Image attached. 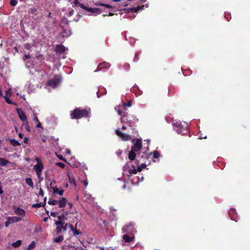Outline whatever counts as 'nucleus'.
I'll use <instances>...</instances> for the list:
<instances>
[{"mask_svg": "<svg viewBox=\"0 0 250 250\" xmlns=\"http://www.w3.org/2000/svg\"><path fill=\"white\" fill-rule=\"evenodd\" d=\"M123 105L124 107L127 106V107H130L131 106V103L130 102H128L127 103H124L123 104Z\"/></svg>", "mask_w": 250, "mask_h": 250, "instance_id": "e433bc0d", "label": "nucleus"}, {"mask_svg": "<svg viewBox=\"0 0 250 250\" xmlns=\"http://www.w3.org/2000/svg\"><path fill=\"white\" fill-rule=\"evenodd\" d=\"M44 167L42 164H36L33 167V169L35 171L37 176L39 179L40 181L43 180V177L42 176V171Z\"/></svg>", "mask_w": 250, "mask_h": 250, "instance_id": "20e7f679", "label": "nucleus"}, {"mask_svg": "<svg viewBox=\"0 0 250 250\" xmlns=\"http://www.w3.org/2000/svg\"><path fill=\"white\" fill-rule=\"evenodd\" d=\"M37 11V9L36 8H30V12L31 13H33V14H36V12Z\"/></svg>", "mask_w": 250, "mask_h": 250, "instance_id": "c9c22d12", "label": "nucleus"}, {"mask_svg": "<svg viewBox=\"0 0 250 250\" xmlns=\"http://www.w3.org/2000/svg\"><path fill=\"white\" fill-rule=\"evenodd\" d=\"M89 111L87 110L76 108L70 115L72 119H79L84 117H87Z\"/></svg>", "mask_w": 250, "mask_h": 250, "instance_id": "7ed1b4c3", "label": "nucleus"}, {"mask_svg": "<svg viewBox=\"0 0 250 250\" xmlns=\"http://www.w3.org/2000/svg\"><path fill=\"white\" fill-rule=\"evenodd\" d=\"M4 98L5 99V101L7 103L9 104H16L15 103H13L9 98L8 97H7V96H4Z\"/></svg>", "mask_w": 250, "mask_h": 250, "instance_id": "c756f323", "label": "nucleus"}, {"mask_svg": "<svg viewBox=\"0 0 250 250\" xmlns=\"http://www.w3.org/2000/svg\"><path fill=\"white\" fill-rule=\"evenodd\" d=\"M66 49H67L62 44L57 45L55 48L56 52L59 54L65 52Z\"/></svg>", "mask_w": 250, "mask_h": 250, "instance_id": "2eb2a0df", "label": "nucleus"}, {"mask_svg": "<svg viewBox=\"0 0 250 250\" xmlns=\"http://www.w3.org/2000/svg\"><path fill=\"white\" fill-rule=\"evenodd\" d=\"M160 157V153L158 151H155L153 152V158L157 159Z\"/></svg>", "mask_w": 250, "mask_h": 250, "instance_id": "2f4dec72", "label": "nucleus"}, {"mask_svg": "<svg viewBox=\"0 0 250 250\" xmlns=\"http://www.w3.org/2000/svg\"><path fill=\"white\" fill-rule=\"evenodd\" d=\"M100 249H101V250H104V248L101 247Z\"/></svg>", "mask_w": 250, "mask_h": 250, "instance_id": "774afa93", "label": "nucleus"}, {"mask_svg": "<svg viewBox=\"0 0 250 250\" xmlns=\"http://www.w3.org/2000/svg\"><path fill=\"white\" fill-rule=\"evenodd\" d=\"M172 125L173 129L178 134H187L188 132V125L185 123H184V124H182L181 122L176 121L172 123Z\"/></svg>", "mask_w": 250, "mask_h": 250, "instance_id": "f03ea898", "label": "nucleus"}, {"mask_svg": "<svg viewBox=\"0 0 250 250\" xmlns=\"http://www.w3.org/2000/svg\"><path fill=\"white\" fill-rule=\"evenodd\" d=\"M83 184L85 186V187H86L87 186V185H88V182L86 181H83Z\"/></svg>", "mask_w": 250, "mask_h": 250, "instance_id": "052dcab7", "label": "nucleus"}, {"mask_svg": "<svg viewBox=\"0 0 250 250\" xmlns=\"http://www.w3.org/2000/svg\"><path fill=\"white\" fill-rule=\"evenodd\" d=\"M54 183L55 182H51L50 184V188L52 189V188L53 187H56L55 186H54Z\"/></svg>", "mask_w": 250, "mask_h": 250, "instance_id": "09e8293b", "label": "nucleus"}, {"mask_svg": "<svg viewBox=\"0 0 250 250\" xmlns=\"http://www.w3.org/2000/svg\"><path fill=\"white\" fill-rule=\"evenodd\" d=\"M58 203L57 200H55L52 199H49L48 204L51 205H55Z\"/></svg>", "mask_w": 250, "mask_h": 250, "instance_id": "cd10ccee", "label": "nucleus"}, {"mask_svg": "<svg viewBox=\"0 0 250 250\" xmlns=\"http://www.w3.org/2000/svg\"><path fill=\"white\" fill-rule=\"evenodd\" d=\"M19 137H20L21 138H22L23 137V135H22V134H21V133H19Z\"/></svg>", "mask_w": 250, "mask_h": 250, "instance_id": "e2e57ef3", "label": "nucleus"}, {"mask_svg": "<svg viewBox=\"0 0 250 250\" xmlns=\"http://www.w3.org/2000/svg\"><path fill=\"white\" fill-rule=\"evenodd\" d=\"M63 240V236L62 235H60L59 237L54 238V241L56 243H60Z\"/></svg>", "mask_w": 250, "mask_h": 250, "instance_id": "a878e982", "label": "nucleus"}, {"mask_svg": "<svg viewBox=\"0 0 250 250\" xmlns=\"http://www.w3.org/2000/svg\"><path fill=\"white\" fill-rule=\"evenodd\" d=\"M21 244V240H18L16 242L12 243V245L14 247V248H17V247H19Z\"/></svg>", "mask_w": 250, "mask_h": 250, "instance_id": "c85d7f7f", "label": "nucleus"}, {"mask_svg": "<svg viewBox=\"0 0 250 250\" xmlns=\"http://www.w3.org/2000/svg\"><path fill=\"white\" fill-rule=\"evenodd\" d=\"M25 182H26V183L27 184H28L31 188H33L34 187L33 183V182L32 181L31 178H27L25 179Z\"/></svg>", "mask_w": 250, "mask_h": 250, "instance_id": "b1692460", "label": "nucleus"}, {"mask_svg": "<svg viewBox=\"0 0 250 250\" xmlns=\"http://www.w3.org/2000/svg\"><path fill=\"white\" fill-rule=\"evenodd\" d=\"M138 55H139V54H138H138H136V57H135V58L137 57V61H138V60H139V58H138Z\"/></svg>", "mask_w": 250, "mask_h": 250, "instance_id": "0e129e2a", "label": "nucleus"}, {"mask_svg": "<svg viewBox=\"0 0 250 250\" xmlns=\"http://www.w3.org/2000/svg\"><path fill=\"white\" fill-rule=\"evenodd\" d=\"M32 207H34V208H38V207H41V206L39 204H33L32 205Z\"/></svg>", "mask_w": 250, "mask_h": 250, "instance_id": "8fccbe9b", "label": "nucleus"}, {"mask_svg": "<svg viewBox=\"0 0 250 250\" xmlns=\"http://www.w3.org/2000/svg\"><path fill=\"white\" fill-rule=\"evenodd\" d=\"M52 189L53 190V193H57L60 195H62L64 192L62 188L59 189L56 187V186L53 187L52 188Z\"/></svg>", "mask_w": 250, "mask_h": 250, "instance_id": "6ab92c4d", "label": "nucleus"}, {"mask_svg": "<svg viewBox=\"0 0 250 250\" xmlns=\"http://www.w3.org/2000/svg\"><path fill=\"white\" fill-rule=\"evenodd\" d=\"M101 5H103V6H104L106 7L107 8H108L111 7V6L109 5L104 4H102Z\"/></svg>", "mask_w": 250, "mask_h": 250, "instance_id": "5fc2aeb1", "label": "nucleus"}, {"mask_svg": "<svg viewBox=\"0 0 250 250\" xmlns=\"http://www.w3.org/2000/svg\"><path fill=\"white\" fill-rule=\"evenodd\" d=\"M34 118H33V121L37 123H39V121L38 119V118H37V117L35 116V114H34Z\"/></svg>", "mask_w": 250, "mask_h": 250, "instance_id": "c03bdc74", "label": "nucleus"}, {"mask_svg": "<svg viewBox=\"0 0 250 250\" xmlns=\"http://www.w3.org/2000/svg\"><path fill=\"white\" fill-rule=\"evenodd\" d=\"M10 163V162H9L8 160L4 159V158H0V166L4 167L6 166L8 164Z\"/></svg>", "mask_w": 250, "mask_h": 250, "instance_id": "412c9836", "label": "nucleus"}, {"mask_svg": "<svg viewBox=\"0 0 250 250\" xmlns=\"http://www.w3.org/2000/svg\"><path fill=\"white\" fill-rule=\"evenodd\" d=\"M9 142L14 146H19L21 145V143L14 139H10L9 140Z\"/></svg>", "mask_w": 250, "mask_h": 250, "instance_id": "4be33fe9", "label": "nucleus"}, {"mask_svg": "<svg viewBox=\"0 0 250 250\" xmlns=\"http://www.w3.org/2000/svg\"><path fill=\"white\" fill-rule=\"evenodd\" d=\"M7 221L5 223V227L7 228L10 224L19 222L22 220V218L18 216L8 217Z\"/></svg>", "mask_w": 250, "mask_h": 250, "instance_id": "423d86ee", "label": "nucleus"}, {"mask_svg": "<svg viewBox=\"0 0 250 250\" xmlns=\"http://www.w3.org/2000/svg\"><path fill=\"white\" fill-rule=\"evenodd\" d=\"M59 221H56L55 222L56 225L62 224V223H64V220H66V218L65 217V215L64 214H62V215L58 216Z\"/></svg>", "mask_w": 250, "mask_h": 250, "instance_id": "f3484780", "label": "nucleus"}, {"mask_svg": "<svg viewBox=\"0 0 250 250\" xmlns=\"http://www.w3.org/2000/svg\"><path fill=\"white\" fill-rule=\"evenodd\" d=\"M137 171H141V165H138L136 167L133 166L129 170V173L130 174H135Z\"/></svg>", "mask_w": 250, "mask_h": 250, "instance_id": "dca6fc26", "label": "nucleus"}, {"mask_svg": "<svg viewBox=\"0 0 250 250\" xmlns=\"http://www.w3.org/2000/svg\"><path fill=\"white\" fill-rule=\"evenodd\" d=\"M116 134L119 136L122 141H127L131 139V136L123 133L119 129H116L115 130Z\"/></svg>", "mask_w": 250, "mask_h": 250, "instance_id": "9d476101", "label": "nucleus"}, {"mask_svg": "<svg viewBox=\"0 0 250 250\" xmlns=\"http://www.w3.org/2000/svg\"><path fill=\"white\" fill-rule=\"evenodd\" d=\"M27 142H28V138H26V137L24 138V143H27Z\"/></svg>", "mask_w": 250, "mask_h": 250, "instance_id": "13d9d810", "label": "nucleus"}, {"mask_svg": "<svg viewBox=\"0 0 250 250\" xmlns=\"http://www.w3.org/2000/svg\"><path fill=\"white\" fill-rule=\"evenodd\" d=\"M11 89H9L8 90H7L6 91V96H7V97H10L11 96V93L10 92Z\"/></svg>", "mask_w": 250, "mask_h": 250, "instance_id": "de8ad7c7", "label": "nucleus"}, {"mask_svg": "<svg viewBox=\"0 0 250 250\" xmlns=\"http://www.w3.org/2000/svg\"><path fill=\"white\" fill-rule=\"evenodd\" d=\"M146 167V164L142 163V170L144 168H145Z\"/></svg>", "mask_w": 250, "mask_h": 250, "instance_id": "3c124183", "label": "nucleus"}, {"mask_svg": "<svg viewBox=\"0 0 250 250\" xmlns=\"http://www.w3.org/2000/svg\"><path fill=\"white\" fill-rule=\"evenodd\" d=\"M68 178H69V181L71 183V184H74L75 185L76 184H75V181L73 179H72L70 175H68Z\"/></svg>", "mask_w": 250, "mask_h": 250, "instance_id": "58836bf2", "label": "nucleus"}, {"mask_svg": "<svg viewBox=\"0 0 250 250\" xmlns=\"http://www.w3.org/2000/svg\"><path fill=\"white\" fill-rule=\"evenodd\" d=\"M57 213L56 212H51L50 213V215L53 216V217H56V215H57Z\"/></svg>", "mask_w": 250, "mask_h": 250, "instance_id": "49530a36", "label": "nucleus"}, {"mask_svg": "<svg viewBox=\"0 0 250 250\" xmlns=\"http://www.w3.org/2000/svg\"><path fill=\"white\" fill-rule=\"evenodd\" d=\"M56 165L62 168H63L65 167V165L61 162L57 163Z\"/></svg>", "mask_w": 250, "mask_h": 250, "instance_id": "4c0bfd02", "label": "nucleus"}, {"mask_svg": "<svg viewBox=\"0 0 250 250\" xmlns=\"http://www.w3.org/2000/svg\"><path fill=\"white\" fill-rule=\"evenodd\" d=\"M36 127L38 128L41 127V124L40 123V122L39 123H38V125Z\"/></svg>", "mask_w": 250, "mask_h": 250, "instance_id": "4d7b16f0", "label": "nucleus"}, {"mask_svg": "<svg viewBox=\"0 0 250 250\" xmlns=\"http://www.w3.org/2000/svg\"><path fill=\"white\" fill-rule=\"evenodd\" d=\"M10 3L11 5L15 6L18 3V1L17 0H11Z\"/></svg>", "mask_w": 250, "mask_h": 250, "instance_id": "473e14b6", "label": "nucleus"}, {"mask_svg": "<svg viewBox=\"0 0 250 250\" xmlns=\"http://www.w3.org/2000/svg\"><path fill=\"white\" fill-rule=\"evenodd\" d=\"M123 238L125 242H129L132 241L133 237H129L128 235L125 234L123 236Z\"/></svg>", "mask_w": 250, "mask_h": 250, "instance_id": "5701e85b", "label": "nucleus"}, {"mask_svg": "<svg viewBox=\"0 0 250 250\" xmlns=\"http://www.w3.org/2000/svg\"><path fill=\"white\" fill-rule=\"evenodd\" d=\"M122 229L124 232L133 234V232L135 231L134 224L131 223L127 225H125L123 228Z\"/></svg>", "mask_w": 250, "mask_h": 250, "instance_id": "1a4fd4ad", "label": "nucleus"}, {"mask_svg": "<svg viewBox=\"0 0 250 250\" xmlns=\"http://www.w3.org/2000/svg\"><path fill=\"white\" fill-rule=\"evenodd\" d=\"M57 226L56 232L57 234H59L62 230L65 231L67 229V227L68 225L67 223H62V224L56 225Z\"/></svg>", "mask_w": 250, "mask_h": 250, "instance_id": "9b49d317", "label": "nucleus"}, {"mask_svg": "<svg viewBox=\"0 0 250 250\" xmlns=\"http://www.w3.org/2000/svg\"><path fill=\"white\" fill-rule=\"evenodd\" d=\"M35 241H32L31 244L28 246V248H27L26 250H32L35 246Z\"/></svg>", "mask_w": 250, "mask_h": 250, "instance_id": "bb28decb", "label": "nucleus"}, {"mask_svg": "<svg viewBox=\"0 0 250 250\" xmlns=\"http://www.w3.org/2000/svg\"><path fill=\"white\" fill-rule=\"evenodd\" d=\"M144 142L146 143V144L147 145L146 147L144 146V149H145V151H147V150H148V146L149 144V140H145Z\"/></svg>", "mask_w": 250, "mask_h": 250, "instance_id": "f704fd0d", "label": "nucleus"}, {"mask_svg": "<svg viewBox=\"0 0 250 250\" xmlns=\"http://www.w3.org/2000/svg\"><path fill=\"white\" fill-rule=\"evenodd\" d=\"M68 226H69V227L72 231H73L74 229V228H73V226L72 225L70 224V225H68Z\"/></svg>", "mask_w": 250, "mask_h": 250, "instance_id": "603ef678", "label": "nucleus"}, {"mask_svg": "<svg viewBox=\"0 0 250 250\" xmlns=\"http://www.w3.org/2000/svg\"><path fill=\"white\" fill-rule=\"evenodd\" d=\"M126 129V126L125 125H123L122 127V130H125Z\"/></svg>", "mask_w": 250, "mask_h": 250, "instance_id": "680f3d73", "label": "nucleus"}, {"mask_svg": "<svg viewBox=\"0 0 250 250\" xmlns=\"http://www.w3.org/2000/svg\"><path fill=\"white\" fill-rule=\"evenodd\" d=\"M72 231L75 235H79L80 233L79 231L76 229H74Z\"/></svg>", "mask_w": 250, "mask_h": 250, "instance_id": "79ce46f5", "label": "nucleus"}, {"mask_svg": "<svg viewBox=\"0 0 250 250\" xmlns=\"http://www.w3.org/2000/svg\"><path fill=\"white\" fill-rule=\"evenodd\" d=\"M229 215L231 220L237 222L238 221V216L236 210L233 208H230L229 211Z\"/></svg>", "mask_w": 250, "mask_h": 250, "instance_id": "4468645a", "label": "nucleus"}, {"mask_svg": "<svg viewBox=\"0 0 250 250\" xmlns=\"http://www.w3.org/2000/svg\"><path fill=\"white\" fill-rule=\"evenodd\" d=\"M119 108V106H117L115 107V109L117 111V112H118V114L119 115L122 116V117L121 118V122L122 123L127 122L128 124V125L130 127H132V125H131V123H130V121H128L127 119L126 118V117L127 116L126 114L125 113H124V114L122 115L123 112Z\"/></svg>", "mask_w": 250, "mask_h": 250, "instance_id": "0eeeda50", "label": "nucleus"}, {"mask_svg": "<svg viewBox=\"0 0 250 250\" xmlns=\"http://www.w3.org/2000/svg\"><path fill=\"white\" fill-rule=\"evenodd\" d=\"M132 143L133 145L128 154V158L130 160L135 159L136 156V152L139 151L141 149V140L139 139H134L132 140Z\"/></svg>", "mask_w": 250, "mask_h": 250, "instance_id": "f257e3e1", "label": "nucleus"}, {"mask_svg": "<svg viewBox=\"0 0 250 250\" xmlns=\"http://www.w3.org/2000/svg\"><path fill=\"white\" fill-rule=\"evenodd\" d=\"M13 208L14 209V212L16 215L21 216V217L25 216V211L23 209L15 206H13Z\"/></svg>", "mask_w": 250, "mask_h": 250, "instance_id": "ddd939ff", "label": "nucleus"}, {"mask_svg": "<svg viewBox=\"0 0 250 250\" xmlns=\"http://www.w3.org/2000/svg\"><path fill=\"white\" fill-rule=\"evenodd\" d=\"M74 4L76 5L79 6L82 9H84L88 12H90L94 13H98V14L100 13V10H99V9L96 8H87L83 3L79 2L78 0H74Z\"/></svg>", "mask_w": 250, "mask_h": 250, "instance_id": "39448f33", "label": "nucleus"}, {"mask_svg": "<svg viewBox=\"0 0 250 250\" xmlns=\"http://www.w3.org/2000/svg\"><path fill=\"white\" fill-rule=\"evenodd\" d=\"M30 58V56L29 55H25L24 57H23V60L24 61H26V60L29 59Z\"/></svg>", "mask_w": 250, "mask_h": 250, "instance_id": "a19ab883", "label": "nucleus"}, {"mask_svg": "<svg viewBox=\"0 0 250 250\" xmlns=\"http://www.w3.org/2000/svg\"><path fill=\"white\" fill-rule=\"evenodd\" d=\"M146 1V0H142V4L143 3L145 2Z\"/></svg>", "mask_w": 250, "mask_h": 250, "instance_id": "338daca9", "label": "nucleus"}, {"mask_svg": "<svg viewBox=\"0 0 250 250\" xmlns=\"http://www.w3.org/2000/svg\"><path fill=\"white\" fill-rule=\"evenodd\" d=\"M59 206L60 208H63L66 205L67 201L65 198H62L59 201H58Z\"/></svg>", "mask_w": 250, "mask_h": 250, "instance_id": "aec40b11", "label": "nucleus"}, {"mask_svg": "<svg viewBox=\"0 0 250 250\" xmlns=\"http://www.w3.org/2000/svg\"><path fill=\"white\" fill-rule=\"evenodd\" d=\"M48 218H45L43 219V221L44 222H46L47 221Z\"/></svg>", "mask_w": 250, "mask_h": 250, "instance_id": "69168bd1", "label": "nucleus"}, {"mask_svg": "<svg viewBox=\"0 0 250 250\" xmlns=\"http://www.w3.org/2000/svg\"><path fill=\"white\" fill-rule=\"evenodd\" d=\"M129 42L130 43H134V39L133 38H131V39H130Z\"/></svg>", "mask_w": 250, "mask_h": 250, "instance_id": "6e6d98bb", "label": "nucleus"}, {"mask_svg": "<svg viewBox=\"0 0 250 250\" xmlns=\"http://www.w3.org/2000/svg\"><path fill=\"white\" fill-rule=\"evenodd\" d=\"M71 34V32L70 30H69L68 31V33L66 32V30H64L63 31L62 33V35L63 37H68Z\"/></svg>", "mask_w": 250, "mask_h": 250, "instance_id": "7c9ffc66", "label": "nucleus"}, {"mask_svg": "<svg viewBox=\"0 0 250 250\" xmlns=\"http://www.w3.org/2000/svg\"><path fill=\"white\" fill-rule=\"evenodd\" d=\"M24 47L25 49L29 50L31 48V45L29 43H26L24 45Z\"/></svg>", "mask_w": 250, "mask_h": 250, "instance_id": "72a5a7b5", "label": "nucleus"}, {"mask_svg": "<svg viewBox=\"0 0 250 250\" xmlns=\"http://www.w3.org/2000/svg\"><path fill=\"white\" fill-rule=\"evenodd\" d=\"M85 196L86 197L87 199H88L90 197H91V195L90 194H86L85 195Z\"/></svg>", "mask_w": 250, "mask_h": 250, "instance_id": "bf43d9fd", "label": "nucleus"}, {"mask_svg": "<svg viewBox=\"0 0 250 250\" xmlns=\"http://www.w3.org/2000/svg\"><path fill=\"white\" fill-rule=\"evenodd\" d=\"M144 7H148V4H146L145 5L142 4V10H143L144 9Z\"/></svg>", "mask_w": 250, "mask_h": 250, "instance_id": "864d4df0", "label": "nucleus"}, {"mask_svg": "<svg viewBox=\"0 0 250 250\" xmlns=\"http://www.w3.org/2000/svg\"><path fill=\"white\" fill-rule=\"evenodd\" d=\"M61 79L58 76H55L54 79L48 81V85L53 88H56L60 83Z\"/></svg>", "mask_w": 250, "mask_h": 250, "instance_id": "6e6552de", "label": "nucleus"}, {"mask_svg": "<svg viewBox=\"0 0 250 250\" xmlns=\"http://www.w3.org/2000/svg\"><path fill=\"white\" fill-rule=\"evenodd\" d=\"M131 182L134 185H138L139 184V178L138 177L136 176L132 178Z\"/></svg>", "mask_w": 250, "mask_h": 250, "instance_id": "393cba45", "label": "nucleus"}, {"mask_svg": "<svg viewBox=\"0 0 250 250\" xmlns=\"http://www.w3.org/2000/svg\"><path fill=\"white\" fill-rule=\"evenodd\" d=\"M35 161L37 162V164H42V162H41L40 159L39 158H38V157H36L35 158Z\"/></svg>", "mask_w": 250, "mask_h": 250, "instance_id": "ea45409f", "label": "nucleus"}, {"mask_svg": "<svg viewBox=\"0 0 250 250\" xmlns=\"http://www.w3.org/2000/svg\"><path fill=\"white\" fill-rule=\"evenodd\" d=\"M110 67V64L106 62H103L100 63L98 66L97 69L95 70V72L99 71L102 68H108Z\"/></svg>", "mask_w": 250, "mask_h": 250, "instance_id": "a211bd4d", "label": "nucleus"}, {"mask_svg": "<svg viewBox=\"0 0 250 250\" xmlns=\"http://www.w3.org/2000/svg\"><path fill=\"white\" fill-rule=\"evenodd\" d=\"M16 110L22 122H25L27 124V119L24 112L21 109L18 108H17Z\"/></svg>", "mask_w": 250, "mask_h": 250, "instance_id": "f8f14e48", "label": "nucleus"}, {"mask_svg": "<svg viewBox=\"0 0 250 250\" xmlns=\"http://www.w3.org/2000/svg\"><path fill=\"white\" fill-rule=\"evenodd\" d=\"M207 136H203V135L200 133V134L199 136V139H206Z\"/></svg>", "mask_w": 250, "mask_h": 250, "instance_id": "37998d69", "label": "nucleus"}, {"mask_svg": "<svg viewBox=\"0 0 250 250\" xmlns=\"http://www.w3.org/2000/svg\"><path fill=\"white\" fill-rule=\"evenodd\" d=\"M39 194L42 196H43V191L42 188H40V192L39 193Z\"/></svg>", "mask_w": 250, "mask_h": 250, "instance_id": "a18cd8bd", "label": "nucleus"}]
</instances>
